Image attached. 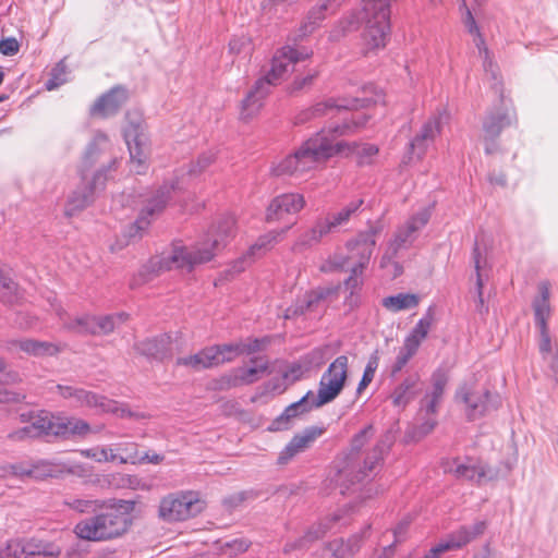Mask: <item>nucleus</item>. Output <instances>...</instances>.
Segmentation results:
<instances>
[{"label": "nucleus", "instance_id": "f257e3e1", "mask_svg": "<svg viewBox=\"0 0 558 558\" xmlns=\"http://www.w3.org/2000/svg\"><path fill=\"white\" fill-rule=\"evenodd\" d=\"M25 396L13 391H2V412L16 414L22 422L31 424L8 435L13 440L54 436L63 439L84 437L92 432L90 425L77 417L56 415L48 411L35 412L23 402Z\"/></svg>", "mask_w": 558, "mask_h": 558}, {"label": "nucleus", "instance_id": "f03ea898", "mask_svg": "<svg viewBox=\"0 0 558 558\" xmlns=\"http://www.w3.org/2000/svg\"><path fill=\"white\" fill-rule=\"evenodd\" d=\"M236 221L226 216L210 226L202 239L192 246L174 243L169 253L151 258V268L157 271L183 269L192 271L197 266L211 262L217 253L235 234Z\"/></svg>", "mask_w": 558, "mask_h": 558}, {"label": "nucleus", "instance_id": "7ed1b4c3", "mask_svg": "<svg viewBox=\"0 0 558 558\" xmlns=\"http://www.w3.org/2000/svg\"><path fill=\"white\" fill-rule=\"evenodd\" d=\"M373 435V425H367L351 440L350 448L337 460V482L345 488L362 482L377 469L384 459L385 452L392 444V437L386 435L371 450L365 451L364 446Z\"/></svg>", "mask_w": 558, "mask_h": 558}, {"label": "nucleus", "instance_id": "20e7f679", "mask_svg": "<svg viewBox=\"0 0 558 558\" xmlns=\"http://www.w3.org/2000/svg\"><path fill=\"white\" fill-rule=\"evenodd\" d=\"M134 508L135 502L132 500H102L93 515L75 524L73 532L80 539L87 542L117 539L130 530Z\"/></svg>", "mask_w": 558, "mask_h": 558}, {"label": "nucleus", "instance_id": "39448f33", "mask_svg": "<svg viewBox=\"0 0 558 558\" xmlns=\"http://www.w3.org/2000/svg\"><path fill=\"white\" fill-rule=\"evenodd\" d=\"M365 10L374 11L362 33L361 49L364 56L377 53L387 45L390 32L388 0H364Z\"/></svg>", "mask_w": 558, "mask_h": 558}, {"label": "nucleus", "instance_id": "423d86ee", "mask_svg": "<svg viewBox=\"0 0 558 558\" xmlns=\"http://www.w3.org/2000/svg\"><path fill=\"white\" fill-rule=\"evenodd\" d=\"M344 386H320L317 396L313 391L306 392L299 401L293 402L277 416L269 425L270 432L287 430L292 426L293 420L300 415L310 412L332 401L343 389Z\"/></svg>", "mask_w": 558, "mask_h": 558}, {"label": "nucleus", "instance_id": "0eeeda50", "mask_svg": "<svg viewBox=\"0 0 558 558\" xmlns=\"http://www.w3.org/2000/svg\"><path fill=\"white\" fill-rule=\"evenodd\" d=\"M456 398L463 404L465 416L470 422L496 411L501 403L500 396L487 386H460Z\"/></svg>", "mask_w": 558, "mask_h": 558}, {"label": "nucleus", "instance_id": "6e6552de", "mask_svg": "<svg viewBox=\"0 0 558 558\" xmlns=\"http://www.w3.org/2000/svg\"><path fill=\"white\" fill-rule=\"evenodd\" d=\"M380 232L379 228L372 227L367 231L360 233L354 240L347 243L348 256H338L329 258V268H342L349 260H354L353 272L364 271L369 263L371 256L376 245V236Z\"/></svg>", "mask_w": 558, "mask_h": 558}, {"label": "nucleus", "instance_id": "1a4fd4ad", "mask_svg": "<svg viewBox=\"0 0 558 558\" xmlns=\"http://www.w3.org/2000/svg\"><path fill=\"white\" fill-rule=\"evenodd\" d=\"M203 509L204 502L195 493H175L160 500L158 515L166 522H179L197 515Z\"/></svg>", "mask_w": 558, "mask_h": 558}, {"label": "nucleus", "instance_id": "9d476101", "mask_svg": "<svg viewBox=\"0 0 558 558\" xmlns=\"http://www.w3.org/2000/svg\"><path fill=\"white\" fill-rule=\"evenodd\" d=\"M311 57L306 50L292 46H284L276 51L271 59L270 69L266 75L257 81V88L278 85L293 71L294 65Z\"/></svg>", "mask_w": 558, "mask_h": 558}, {"label": "nucleus", "instance_id": "9b49d317", "mask_svg": "<svg viewBox=\"0 0 558 558\" xmlns=\"http://www.w3.org/2000/svg\"><path fill=\"white\" fill-rule=\"evenodd\" d=\"M362 204V199L351 202L338 213L318 219L311 229L306 230L299 238L294 244V248H303L318 243L325 235L333 231L336 228L345 225L350 220L351 216L359 210Z\"/></svg>", "mask_w": 558, "mask_h": 558}, {"label": "nucleus", "instance_id": "f8f14e48", "mask_svg": "<svg viewBox=\"0 0 558 558\" xmlns=\"http://www.w3.org/2000/svg\"><path fill=\"white\" fill-rule=\"evenodd\" d=\"M442 395L444 386H433L432 391L425 395L421 401L416 423L411 425L405 432L407 442L420 441L434 430L437 425L436 409Z\"/></svg>", "mask_w": 558, "mask_h": 558}, {"label": "nucleus", "instance_id": "ddd939ff", "mask_svg": "<svg viewBox=\"0 0 558 558\" xmlns=\"http://www.w3.org/2000/svg\"><path fill=\"white\" fill-rule=\"evenodd\" d=\"M348 129V125H342L332 130H322L306 140L303 145L317 165L326 162L335 156H343V151L348 148V142L336 141V135L345 134Z\"/></svg>", "mask_w": 558, "mask_h": 558}, {"label": "nucleus", "instance_id": "4468645a", "mask_svg": "<svg viewBox=\"0 0 558 558\" xmlns=\"http://www.w3.org/2000/svg\"><path fill=\"white\" fill-rule=\"evenodd\" d=\"M61 551V547L53 542L23 537L8 541L2 549V558H57Z\"/></svg>", "mask_w": 558, "mask_h": 558}, {"label": "nucleus", "instance_id": "2eb2a0df", "mask_svg": "<svg viewBox=\"0 0 558 558\" xmlns=\"http://www.w3.org/2000/svg\"><path fill=\"white\" fill-rule=\"evenodd\" d=\"M517 123V117L513 110L501 105L488 112L482 125L481 141L487 155L495 154L498 150V137L502 130Z\"/></svg>", "mask_w": 558, "mask_h": 558}, {"label": "nucleus", "instance_id": "dca6fc26", "mask_svg": "<svg viewBox=\"0 0 558 558\" xmlns=\"http://www.w3.org/2000/svg\"><path fill=\"white\" fill-rule=\"evenodd\" d=\"M306 206V199L302 193L286 192L278 194L269 202L265 211V220L268 223L290 222Z\"/></svg>", "mask_w": 558, "mask_h": 558}, {"label": "nucleus", "instance_id": "f3484780", "mask_svg": "<svg viewBox=\"0 0 558 558\" xmlns=\"http://www.w3.org/2000/svg\"><path fill=\"white\" fill-rule=\"evenodd\" d=\"M270 337L246 338L230 343L210 345L215 367L233 362L239 356L262 351L270 343Z\"/></svg>", "mask_w": 558, "mask_h": 558}, {"label": "nucleus", "instance_id": "a211bd4d", "mask_svg": "<svg viewBox=\"0 0 558 558\" xmlns=\"http://www.w3.org/2000/svg\"><path fill=\"white\" fill-rule=\"evenodd\" d=\"M442 465L444 471L453 474L457 480L468 481L476 485H481L483 481H494L498 477L497 470L473 458H466L464 461L456 458L446 461Z\"/></svg>", "mask_w": 558, "mask_h": 558}, {"label": "nucleus", "instance_id": "6ab92c4d", "mask_svg": "<svg viewBox=\"0 0 558 558\" xmlns=\"http://www.w3.org/2000/svg\"><path fill=\"white\" fill-rule=\"evenodd\" d=\"M124 137L130 153L131 170L137 174L145 173L150 155L147 134L140 124H131L125 129Z\"/></svg>", "mask_w": 558, "mask_h": 558}, {"label": "nucleus", "instance_id": "aec40b11", "mask_svg": "<svg viewBox=\"0 0 558 558\" xmlns=\"http://www.w3.org/2000/svg\"><path fill=\"white\" fill-rule=\"evenodd\" d=\"M363 96L350 97L341 99H328L316 104L311 109L312 117L325 116L336 109L356 110L366 108L383 100L381 92L377 90L374 86H366L362 89Z\"/></svg>", "mask_w": 558, "mask_h": 558}, {"label": "nucleus", "instance_id": "412c9836", "mask_svg": "<svg viewBox=\"0 0 558 558\" xmlns=\"http://www.w3.org/2000/svg\"><path fill=\"white\" fill-rule=\"evenodd\" d=\"M60 395L64 398H71L77 405L87 407L98 413H118L119 403L102 395L74 386H57Z\"/></svg>", "mask_w": 558, "mask_h": 558}, {"label": "nucleus", "instance_id": "4be33fe9", "mask_svg": "<svg viewBox=\"0 0 558 558\" xmlns=\"http://www.w3.org/2000/svg\"><path fill=\"white\" fill-rule=\"evenodd\" d=\"M329 345H325L322 348H317L313 350L304 360L286 363L282 361L274 362V372H278L281 374V378L287 381H298L301 380L304 374L310 369V363L313 361H317L318 364H322L325 357L329 354Z\"/></svg>", "mask_w": 558, "mask_h": 558}, {"label": "nucleus", "instance_id": "5701e85b", "mask_svg": "<svg viewBox=\"0 0 558 558\" xmlns=\"http://www.w3.org/2000/svg\"><path fill=\"white\" fill-rule=\"evenodd\" d=\"M429 218L430 210L428 208H423L412 215L402 226H400L390 242V248L393 254H396L400 248L411 244L415 239V234L428 223Z\"/></svg>", "mask_w": 558, "mask_h": 558}, {"label": "nucleus", "instance_id": "b1692460", "mask_svg": "<svg viewBox=\"0 0 558 558\" xmlns=\"http://www.w3.org/2000/svg\"><path fill=\"white\" fill-rule=\"evenodd\" d=\"M129 92L123 86H114L100 95L89 108L95 118H108L116 114L128 101Z\"/></svg>", "mask_w": 558, "mask_h": 558}, {"label": "nucleus", "instance_id": "393cba45", "mask_svg": "<svg viewBox=\"0 0 558 558\" xmlns=\"http://www.w3.org/2000/svg\"><path fill=\"white\" fill-rule=\"evenodd\" d=\"M317 163L302 144L293 154L282 158L274 168L277 175H302L313 169Z\"/></svg>", "mask_w": 558, "mask_h": 558}, {"label": "nucleus", "instance_id": "a878e982", "mask_svg": "<svg viewBox=\"0 0 558 558\" xmlns=\"http://www.w3.org/2000/svg\"><path fill=\"white\" fill-rule=\"evenodd\" d=\"M323 433L324 428L311 426L305 428L303 433L295 435L280 452L278 464H287L296 454L303 452Z\"/></svg>", "mask_w": 558, "mask_h": 558}, {"label": "nucleus", "instance_id": "bb28decb", "mask_svg": "<svg viewBox=\"0 0 558 558\" xmlns=\"http://www.w3.org/2000/svg\"><path fill=\"white\" fill-rule=\"evenodd\" d=\"M328 290H313L298 299L294 305L286 310L284 317L293 318L299 315L317 311L328 295Z\"/></svg>", "mask_w": 558, "mask_h": 558}, {"label": "nucleus", "instance_id": "cd10ccee", "mask_svg": "<svg viewBox=\"0 0 558 558\" xmlns=\"http://www.w3.org/2000/svg\"><path fill=\"white\" fill-rule=\"evenodd\" d=\"M441 132V123L439 118H432L427 120L417 132V134L411 141V149L422 158L428 145L435 141V138Z\"/></svg>", "mask_w": 558, "mask_h": 558}, {"label": "nucleus", "instance_id": "c85d7f7f", "mask_svg": "<svg viewBox=\"0 0 558 558\" xmlns=\"http://www.w3.org/2000/svg\"><path fill=\"white\" fill-rule=\"evenodd\" d=\"M538 295L533 301V311L537 328L548 327V320L551 315V307L549 303L550 298V283L542 281L538 284Z\"/></svg>", "mask_w": 558, "mask_h": 558}, {"label": "nucleus", "instance_id": "c756f323", "mask_svg": "<svg viewBox=\"0 0 558 558\" xmlns=\"http://www.w3.org/2000/svg\"><path fill=\"white\" fill-rule=\"evenodd\" d=\"M271 373H274V363L270 364L267 360L257 357L251 364L240 367L235 378L245 383H254L265 379Z\"/></svg>", "mask_w": 558, "mask_h": 558}, {"label": "nucleus", "instance_id": "7c9ffc66", "mask_svg": "<svg viewBox=\"0 0 558 558\" xmlns=\"http://www.w3.org/2000/svg\"><path fill=\"white\" fill-rule=\"evenodd\" d=\"M16 344L23 352L38 357L54 356L63 349L60 343L35 339L20 340Z\"/></svg>", "mask_w": 558, "mask_h": 558}, {"label": "nucleus", "instance_id": "2f4dec72", "mask_svg": "<svg viewBox=\"0 0 558 558\" xmlns=\"http://www.w3.org/2000/svg\"><path fill=\"white\" fill-rule=\"evenodd\" d=\"M213 354L209 347H205L194 354H190L186 356L179 357L175 362L178 366L185 367L193 372H201L204 369L215 367L213 361Z\"/></svg>", "mask_w": 558, "mask_h": 558}, {"label": "nucleus", "instance_id": "473e14b6", "mask_svg": "<svg viewBox=\"0 0 558 558\" xmlns=\"http://www.w3.org/2000/svg\"><path fill=\"white\" fill-rule=\"evenodd\" d=\"M379 154V148L375 144H359L348 142V148L343 151L344 157L354 156L359 166H369L374 163Z\"/></svg>", "mask_w": 558, "mask_h": 558}, {"label": "nucleus", "instance_id": "72a5a7b5", "mask_svg": "<svg viewBox=\"0 0 558 558\" xmlns=\"http://www.w3.org/2000/svg\"><path fill=\"white\" fill-rule=\"evenodd\" d=\"M268 92L267 86L264 88H257V82L255 83L253 89L242 101L241 118L243 120H250L259 112L263 106V99L266 97Z\"/></svg>", "mask_w": 558, "mask_h": 558}, {"label": "nucleus", "instance_id": "f704fd0d", "mask_svg": "<svg viewBox=\"0 0 558 558\" xmlns=\"http://www.w3.org/2000/svg\"><path fill=\"white\" fill-rule=\"evenodd\" d=\"M349 373V359L340 355L329 365L320 384H345Z\"/></svg>", "mask_w": 558, "mask_h": 558}, {"label": "nucleus", "instance_id": "c9c22d12", "mask_svg": "<svg viewBox=\"0 0 558 558\" xmlns=\"http://www.w3.org/2000/svg\"><path fill=\"white\" fill-rule=\"evenodd\" d=\"M476 47L483 59V69L486 77L492 82V86L494 88L500 90L502 87V76L497 62L494 60V57L487 46L481 47L480 44H476Z\"/></svg>", "mask_w": 558, "mask_h": 558}, {"label": "nucleus", "instance_id": "e433bc0d", "mask_svg": "<svg viewBox=\"0 0 558 558\" xmlns=\"http://www.w3.org/2000/svg\"><path fill=\"white\" fill-rule=\"evenodd\" d=\"M418 303L420 298L414 293H398L384 298L381 301V305L392 313L414 308Z\"/></svg>", "mask_w": 558, "mask_h": 558}, {"label": "nucleus", "instance_id": "4c0bfd02", "mask_svg": "<svg viewBox=\"0 0 558 558\" xmlns=\"http://www.w3.org/2000/svg\"><path fill=\"white\" fill-rule=\"evenodd\" d=\"M254 51L252 38L247 35L233 36L228 45V53L235 60H248Z\"/></svg>", "mask_w": 558, "mask_h": 558}, {"label": "nucleus", "instance_id": "58836bf2", "mask_svg": "<svg viewBox=\"0 0 558 558\" xmlns=\"http://www.w3.org/2000/svg\"><path fill=\"white\" fill-rule=\"evenodd\" d=\"M292 225L293 223L289 225L288 227L281 230L269 231L266 234L259 236L257 241L250 247L248 254L255 255L259 251L265 252L271 248L274 245H276L283 239L286 232L291 228Z\"/></svg>", "mask_w": 558, "mask_h": 558}, {"label": "nucleus", "instance_id": "ea45409f", "mask_svg": "<svg viewBox=\"0 0 558 558\" xmlns=\"http://www.w3.org/2000/svg\"><path fill=\"white\" fill-rule=\"evenodd\" d=\"M169 198V191L158 194L142 211V216L136 220L133 227H136L141 230L145 229L149 225V221L146 219L145 215L153 216L155 213H160L166 207Z\"/></svg>", "mask_w": 558, "mask_h": 558}, {"label": "nucleus", "instance_id": "a19ab883", "mask_svg": "<svg viewBox=\"0 0 558 558\" xmlns=\"http://www.w3.org/2000/svg\"><path fill=\"white\" fill-rule=\"evenodd\" d=\"M100 499H85L76 496H66L63 505L78 513H94L101 506Z\"/></svg>", "mask_w": 558, "mask_h": 558}, {"label": "nucleus", "instance_id": "79ce46f5", "mask_svg": "<svg viewBox=\"0 0 558 558\" xmlns=\"http://www.w3.org/2000/svg\"><path fill=\"white\" fill-rule=\"evenodd\" d=\"M539 338H538V350L542 356L545 360H553L558 362V339L555 341L554 345L551 344V339L549 335V326L538 328Z\"/></svg>", "mask_w": 558, "mask_h": 558}, {"label": "nucleus", "instance_id": "37998d69", "mask_svg": "<svg viewBox=\"0 0 558 558\" xmlns=\"http://www.w3.org/2000/svg\"><path fill=\"white\" fill-rule=\"evenodd\" d=\"M424 340L416 335L410 332L399 351L398 354V364L403 366L408 363V361L417 352L420 345Z\"/></svg>", "mask_w": 558, "mask_h": 558}, {"label": "nucleus", "instance_id": "c03bdc74", "mask_svg": "<svg viewBox=\"0 0 558 558\" xmlns=\"http://www.w3.org/2000/svg\"><path fill=\"white\" fill-rule=\"evenodd\" d=\"M424 340L416 335L410 332L399 351L398 354V364L403 366L408 363V361L417 352L420 345Z\"/></svg>", "mask_w": 558, "mask_h": 558}, {"label": "nucleus", "instance_id": "a18cd8bd", "mask_svg": "<svg viewBox=\"0 0 558 558\" xmlns=\"http://www.w3.org/2000/svg\"><path fill=\"white\" fill-rule=\"evenodd\" d=\"M424 340L416 335L410 332L399 351L398 354V364L403 366L408 363V361L417 352L420 345Z\"/></svg>", "mask_w": 558, "mask_h": 558}, {"label": "nucleus", "instance_id": "49530a36", "mask_svg": "<svg viewBox=\"0 0 558 558\" xmlns=\"http://www.w3.org/2000/svg\"><path fill=\"white\" fill-rule=\"evenodd\" d=\"M424 340L416 335L410 332L399 351L398 354V364L403 366L408 363V361L417 352L420 345Z\"/></svg>", "mask_w": 558, "mask_h": 558}, {"label": "nucleus", "instance_id": "de8ad7c7", "mask_svg": "<svg viewBox=\"0 0 558 558\" xmlns=\"http://www.w3.org/2000/svg\"><path fill=\"white\" fill-rule=\"evenodd\" d=\"M415 386H396L390 393L392 404L398 409H404L416 396Z\"/></svg>", "mask_w": 558, "mask_h": 558}, {"label": "nucleus", "instance_id": "09e8293b", "mask_svg": "<svg viewBox=\"0 0 558 558\" xmlns=\"http://www.w3.org/2000/svg\"><path fill=\"white\" fill-rule=\"evenodd\" d=\"M339 518V515L333 514L330 519H325L316 524H313L303 536L306 544L308 545L322 538L327 533V531L331 529V523L336 522Z\"/></svg>", "mask_w": 558, "mask_h": 558}, {"label": "nucleus", "instance_id": "8fccbe9b", "mask_svg": "<svg viewBox=\"0 0 558 558\" xmlns=\"http://www.w3.org/2000/svg\"><path fill=\"white\" fill-rule=\"evenodd\" d=\"M58 469L54 463L48 460H38L31 462L29 477L43 480L46 477L54 476Z\"/></svg>", "mask_w": 558, "mask_h": 558}, {"label": "nucleus", "instance_id": "3c124183", "mask_svg": "<svg viewBox=\"0 0 558 558\" xmlns=\"http://www.w3.org/2000/svg\"><path fill=\"white\" fill-rule=\"evenodd\" d=\"M69 68L65 59L59 61L51 70L50 78L46 83L48 90H53L66 82Z\"/></svg>", "mask_w": 558, "mask_h": 558}, {"label": "nucleus", "instance_id": "603ef678", "mask_svg": "<svg viewBox=\"0 0 558 558\" xmlns=\"http://www.w3.org/2000/svg\"><path fill=\"white\" fill-rule=\"evenodd\" d=\"M31 461H22L2 465V480L10 476L24 480L29 477Z\"/></svg>", "mask_w": 558, "mask_h": 558}, {"label": "nucleus", "instance_id": "864d4df0", "mask_svg": "<svg viewBox=\"0 0 558 558\" xmlns=\"http://www.w3.org/2000/svg\"><path fill=\"white\" fill-rule=\"evenodd\" d=\"M95 324L93 323V317L90 316H81L76 317L73 320L66 323L64 327L71 331L78 333H95Z\"/></svg>", "mask_w": 558, "mask_h": 558}, {"label": "nucleus", "instance_id": "5fc2aeb1", "mask_svg": "<svg viewBox=\"0 0 558 558\" xmlns=\"http://www.w3.org/2000/svg\"><path fill=\"white\" fill-rule=\"evenodd\" d=\"M169 341L161 339V340H149L144 345V351L150 355H153L155 359L158 360H165L170 356V352L167 350V347L169 345Z\"/></svg>", "mask_w": 558, "mask_h": 558}, {"label": "nucleus", "instance_id": "6e6d98bb", "mask_svg": "<svg viewBox=\"0 0 558 558\" xmlns=\"http://www.w3.org/2000/svg\"><path fill=\"white\" fill-rule=\"evenodd\" d=\"M326 558H352L353 551L349 543L340 539H335L329 543L327 547Z\"/></svg>", "mask_w": 558, "mask_h": 558}, {"label": "nucleus", "instance_id": "4d7b16f0", "mask_svg": "<svg viewBox=\"0 0 558 558\" xmlns=\"http://www.w3.org/2000/svg\"><path fill=\"white\" fill-rule=\"evenodd\" d=\"M435 323L434 312L429 308L410 331L425 340Z\"/></svg>", "mask_w": 558, "mask_h": 558}, {"label": "nucleus", "instance_id": "13d9d810", "mask_svg": "<svg viewBox=\"0 0 558 558\" xmlns=\"http://www.w3.org/2000/svg\"><path fill=\"white\" fill-rule=\"evenodd\" d=\"M22 296L21 289L11 279L2 277V302L15 303Z\"/></svg>", "mask_w": 558, "mask_h": 558}, {"label": "nucleus", "instance_id": "bf43d9fd", "mask_svg": "<svg viewBox=\"0 0 558 558\" xmlns=\"http://www.w3.org/2000/svg\"><path fill=\"white\" fill-rule=\"evenodd\" d=\"M468 543L473 542L477 537L484 534L487 529V522L485 520L475 521L472 525L460 526Z\"/></svg>", "mask_w": 558, "mask_h": 558}, {"label": "nucleus", "instance_id": "052dcab7", "mask_svg": "<svg viewBox=\"0 0 558 558\" xmlns=\"http://www.w3.org/2000/svg\"><path fill=\"white\" fill-rule=\"evenodd\" d=\"M444 542L448 544L449 550H457L469 544L461 527L451 532Z\"/></svg>", "mask_w": 558, "mask_h": 558}, {"label": "nucleus", "instance_id": "680f3d73", "mask_svg": "<svg viewBox=\"0 0 558 558\" xmlns=\"http://www.w3.org/2000/svg\"><path fill=\"white\" fill-rule=\"evenodd\" d=\"M85 456L88 458H93L98 462H113L117 460L118 456L113 453L111 449H88L85 451Z\"/></svg>", "mask_w": 558, "mask_h": 558}, {"label": "nucleus", "instance_id": "e2e57ef3", "mask_svg": "<svg viewBox=\"0 0 558 558\" xmlns=\"http://www.w3.org/2000/svg\"><path fill=\"white\" fill-rule=\"evenodd\" d=\"M464 24H465L468 32L475 36V45L480 44L481 47L486 46L485 40H484V38L480 32V28L476 24V21L470 10H466Z\"/></svg>", "mask_w": 558, "mask_h": 558}, {"label": "nucleus", "instance_id": "0e129e2a", "mask_svg": "<svg viewBox=\"0 0 558 558\" xmlns=\"http://www.w3.org/2000/svg\"><path fill=\"white\" fill-rule=\"evenodd\" d=\"M318 72L317 71H310L303 76H298L294 78V81L291 84V88L293 90H301L303 88L310 87L315 78L317 77Z\"/></svg>", "mask_w": 558, "mask_h": 558}, {"label": "nucleus", "instance_id": "69168bd1", "mask_svg": "<svg viewBox=\"0 0 558 558\" xmlns=\"http://www.w3.org/2000/svg\"><path fill=\"white\" fill-rule=\"evenodd\" d=\"M364 271L353 272V267L351 268V275L344 281V286L348 290H350L351 294L359 291L363 284L362 275Z\"/></svg>", "mask_w": 558, "mask_h": 558}, {"label": "nucleus", "instance_id": "338daca9", "mask_svg": "<svg viewBox=\"0 0 558 558\" xmlns=\"http://www.w3.org/2000/svg\"><path fill=\"white\" fill-rule=\"evenodd\" d=\"M377 367H378V357L372 356L367 362V365L364 369L363 377L359 384H371L372 380L374 379V375H375Z\"/></svg>", "mask_w": 558, "mask_h": 558}, {"label": "nucleus", "instance_id": "774afa93", "mask_svg": "<svg viewBox=\"0 0 558 558\" xmlns=\"http://www.w3.org/2000/svg\"><path fill=\"white\" fill-rule=\"evenodd\" d=\"M93 323L95 324V333H109L113 330V322L110 317H101L95 318L93 317Z\"/></svg>", "mask_w": 558, "mask_h": 558}]
</instances>
